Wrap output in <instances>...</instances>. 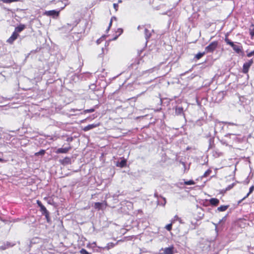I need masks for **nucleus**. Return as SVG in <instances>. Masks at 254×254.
Wrapping results in <instances>:
<instances>
[{
    "label": "nucleus",
    "mask_w": 254,
    "mask_h": 254,
    "mask_svg": "<svg viewBox=\"0 0 254 254\" xmlns=\"http://www.w3.org/2000/svg\"><path fill=\"white\" fill-rule=\"evenodd\" d=\"M72 137H68L67 138L66 141H71L72 140Z\"/></svg>",
    "instance_id": "nucleus-31"
},
{
    "label": "nucleus",
    "mask_w": 254,
    "mask_h": 254,
    "mask_svg": "<svg viewBox=\"0 0 254 254\" xmlns=\"http://www.w3.org/2000/svg\"><path fill=\"white\" fill-rule=\"evenodd\" d=\"M253 51H254V50Z\"/></svg>",
    "instance_id": "nucleus-40"
},
{
    "label": "nucleus",
    "mask_w": 254,
    "mask_h": 254,
    "mask_svg": "<svg viewBox=\"0 0 254 254\" xmlns=\"http://www.w3.org/2000/svg\"><path fill=\"white\" fill-rule=\"evenodd\" d=\"M5 249V248H2V250H4Z\"/></svg>",
    "instance_id": "nucleus-39"
},
{
    "label": "nucleus",
    "mask_w": 254,
    "mask_h": 254,
    "mask_svg": "<svg viewBox=\"0 0 254 254\" xmlns=\"http://www.w3.org/2000/svg\"><path fill=\"white\" fill-rule=\"evenodd\" d=\"M61 10H51L49 11H45L44 12V15L48 16H52L53 17H57L59 16L60 14V11Z\"/></svg>",
    "instance_id": "nucleus-3"
},
{
    "label": "nucleus",
    "mask_w": 254,
    "mask_h": 254,
    "mask_svg": "<svg viewBox=\"0 0 254 254\" xmlns=\"http://www.w3.org/2000/svg\"><path fill=\"white\" fill-rule=\"evenodd\" d=\"M112 22H113L112 18H111V20H110V21L108 27V28L106 30L107 32H108L109 31V30H110V28H111V26L112 25Z\"/></svg>",
    "instance_id": "nucleus-27"
},
{
    "label": "nucleus",
    "mask_w": 254,
    "mask_h": 254,
    "mask_svg": "<svg viewBox=\"0 0 254 254\" xmlns=\"http://www.w3.org/2000/svg\"><path fill=\"white\" fill-rule=\"evenodd\" d=\"M117 37H115L113 40H116L117 39Z\"/></svg>",
    "instance_id": "nucleus-38"
},
{
    "label": "nucleus",
    "mask_w": 254,
    "mask_h": 254,
    "mask_svg": "<svg viewBox=\"0 0 254 254\" xmlns=\"http://www.w3.org/2000/svg\"><path fill=\"white\" fill-rule=\"evenodd\" d=\"M145 33L147 36L148 38H149L151 36L150 33H149V31L147 29H145L144 30Z\"/></svg>",
    "instance_id": "nucleus-28"
},
{
    "label": "nucleus",
    "mask_w": 254,
    "mask_h": 254,
    "mask_svg": "<svg viewBox=\"0 0 254 254\" xmlns=\"http://www.w3.org/2000/svg\"><path fill=\"white\" fill-rule=\"evenodd\" d=\"M218 46V42L217 41H213L205 48V51L206 53H213L217 49Z\"/></svg>",
    "instance_id": "nucleus-2"
},
{
    "label": "nucleus",
    "mask_w": 254,
    "mask_h": 254,
    "mask_svg": "<svg viewBox=\"0 0 254 254\" xmlns=\"http://www.w3.org/2000/svg\"><path fill=\"white\" fill-rule=\"evenodd\" d=\"M164 254H174V247L172 246L169 248H166L163 250Z\"/></svg>",
    "instance_id": "nucleus-10"
},
{
    "label": "nucleus",
    "mask_w": 254,
    "mask_h": 254,
    "mask_svg": "<svg viewBox=\"0 0 254 254\" xmlns=\"http://www.w3.org/2000/svg\"><path fill=\"white\" fill-rule=\"evenodd\" d=\"M94 111H95V109L91 108V109H87V110H84L83 113H84V114H86V113H92V112H93Z\"/></svg>",
    "instance_id": "nucleus-24"
},
{
    "label": "nucleus",
    "mask_w": 254,
    "mask_h": 254,
    "mask_svg": "<svg viewBox=\"0 0 254 254\" xmlns=\"http://www.w3.org/2000/svg\"><path fill=\"white\" fill-rule=\"evenodd\" d=\"M99 126V124H93L88 125V126L84 127L82 128V130L84 131H87L92 129L95 127H98Z\"/></svg>",
    "instance_id": "nucleus-8"
},
{
    "label": "nucleus",
    "mask_w": 254,
    "mask_h": 254,
    "mask_svg": "<svg viewBox=\"0 0 254 254\" xmlns=\"http://www.w3.org/2000/svg\"><path fill=\"white\" fill-rule=\"evenodd\" d=\"M233 186H234V185H233V184H232L231 185L227 187V190H230L231 188H233Z\"/></svg>",
    "instance_id": "nucleus-30"
},
{
    "label": "nucleus",
    "mask_w": 254,
    "mask_h": 254,
    "mask_svg": "<svg viewBox=\"0 0 254 254\" xmlns=\"http://www.w3.org/2000/svg\"><path fill=\"white\" fill-rule=\"evenodd\" d=\"M119 35H120L123 32V29H118Z\"/></svg>",
    "instance_id": "nucleus-33"
},
{
    "label": "nucleus",
    "mask_w": 254,
    "mask_h": 254,
    "mask_svg": "<svg viewBox=\"0 0 254 254\" xmlns=\"http://www.w3.org/2000/svg\"><path fill=\"white\" fill-rule=\"evenodd\" d=\"M45 152H45V150L41 149L39 152H36L34 155L36 156H39V155L43 156V155H44L45 154Z\"/></svg>",
    "instance_id": "nucleus-19"
},
{
    "label": "nucleus",
    "mask_w": 254,
    "mask_h": 254,
    "mask_svg": "<svg viewBox=\"0 0 254 254\" xmlns=\"http://www.w3.org/2000/svg\"><path fill=\"white\" fill-rule=\"evenodd\" d=\"M104 202H105V207H106L107 205V202L105 201Z\"/></svg>",
    "instance_id": "nucleus-36"
},
{
    "label": "nucleus",
    "mask_w": 254,
    "mask_h": 254,
    "mask_svg": "<svg viewBox=\"0 0 254 254\" xmlns=\"http://www.w3.org/2000/svg\"><path fill=\"white\" fill-rule=\"evenodd\" d=\"M71 149V146L70 144H68V146L66 147L58 148L56 151V153L57 154L67 153Z\"/></svg>",
    "instance_id": "nucleus-5"
},
{
    "label": "nucleus",
    "mask_w": 254,
    "mask_h": 254,
    "mask_svg": "<svg viewBox=\"0 0 254 254\" xmlns=\"http://www.w3.org/2000/svg\"><path fill=\"white\" fill-rule=\"evenodd\" d=\"M37 204L40 207V210L42 212L43 215H45V214L48 213V211L46 209V208L43 205L42 202L39 200H37Z\"/></svg>",
    "instance_id": "nucleus-7"
},
{
    "label": "nucleus",
    "mask_w": 254,
    "mask_h": 254,
    "mask_svg": "<svg viewBox=\"0 0 254 254\" xmlns=\"http://www.w3.org/2000/svg\"><path fill=\"white\" fill-rule=\"evenodd\" d=\"M195 184V182L192 180L187 181L184 182V184L186 185H193Z\"/></svg>",
    "instance_id": "nucleus-20"
},
{
    "label": "nucleus",
    "mask_w": 254,
    "mask_h": 254,
    "mask_svg": "<svg viewBox=\"0 0 254 254\" xmlns=\"http://www.w3.org/2000/svg\"><path fill=\"white\" fill-rule=\"evenodd\" d=\"M44 215H45V217H46V218L47 221L48 223H49V222H50V220H51V219H50V215H49V213L48 212V213H47L45 214Z\"/></svg>",
    "instance_id": "nucleus-26"
},
{
    "label": "nucleus",
    "mask_w": 254,
    "mask_h": 254,
    "mask_svg": "<svg viewBox=\"0 0 254 254\" xmlns=\"http://www.w3.org/2000/svg\"><path fill=\"white\" fill-rule=\"evenodd\" d=\"M224 41L225 43L230 45L233 50L237 54L241 53L243 52V47L242 46L235 45L233 42L231 41L228 38V33L225 35Z\"/></svg>",
    "instance_id": "nucleus-1"
},
{
    "label": "nucleus",
    "mask_w": 254,
    "mask_h": 254,
    "mask_svg": "<svg viewBox=\"0 0 254 254\" xmlns=\"http://www.w3.org/2000/svg\"><path fill=\"white\" fill-rule=\"evenodd\" d=\"M127 165V160L126 159L122 160L120 162V166L122 168L126 167Z\"/></svg>",
    "instance_id": "nucleus-22"
},
{
    "label": "nucleus",
    "mask_w": 254,
    "mask_h": 254,
    "mask_svg": "<svg viewBox=\"0 0 254 254\" xmlns=\"http://www.w3.org/2000/svg\"><path fill=\"white\" fill-rule=\"evenodd\" d=\"M253 60L251 59L249 60L248 62H246L244 64L242 69V71L244 73H247L248 72L249 68L253 64Z\"/></svg>",
    "instance_id": "nucleus-4"
},
{
    "label": "nucleus",
    "mask_w": 254,
    "mask_h": 254,
    "mask_svg": "<svg viewBox=\"0 0 254 254\" xmlns=\"http://www.w3.org/2000/svg\"><path fill=\"white\" fill-rule=\"evenodd\" d=\"M206 53L205 51L202 52V53H198L195 56V58L197 60H199L201 59Z\"/></svg>",
    "instance_id": "nucleus-18"
},
{
    "label": "nucleus",
    "mask_w": 254,
    "mask_h": 254,
    "mask_svg": "<svg viewBox=\"0 0 254 254\" xmlns=\"http://www.w3.org/2000/svg\"><path fill=\"white\" fill-rule=\"evenodd\" d=\"M178 219H179L178 216L177 215H176V216L174 217V219L173 220H175V221H176V220H178Z\"/></svg>",
    "instance_id": "nucleus-35"
},
{
    "label": "nucleus",
    "mask_w": 254,
    "mask_h": 254,
    "mask_svg": "<svg viewBox=\"0 0 254 254\" xmlns=\"http://www.w3.org/2000/svg\"><path fill=\"white\" fill-rule=\"evenodd\" d=\"M103 205H104V203H102V202H95L94 203V207L95 209H97V210H100L102 208V206H103Z\"/></svg>",
    "instance_id": "nucleus-13"
},
{
    "label": "nucleus",
    "mask_w": 254,
    "mask_h": 254,
    "mask_svg": "<svg viewBox=\"0 0 254 254\" xmlns=\"http://www.w3.org/2000/svg\"><path fill=\"white\" fill-rule=\"evenodd\" d=\"M175 222V220H172L171 223L166 225L165 228L169 231L172 229V225Z\"/></svg>",
    "instance_id": "nucleus-15"
},
{
    "label": "nucleus",
    "mask_w": 254,
    "mask_h": 254,
    "mask_svg": "<svg viewBox=\"0 0 254 254\" xmlns=\"http://www.w3.org/2000/svg\"><path fill=\"white\" fill-rule=\"evenodd\" d=\"M79 253L80 254H90L89 252H88L85 249L83 248L80 250Z\"/></svg>",
    "instance_id": "nucleus-25"
},
{
    "label": "nucleus",
    "mask_w": 254,
    "mask_h": 254,
    "mask_svg": "<svg viewBox=\"0 0 254 254\" xmlns=\"http://www.w3.org/2000/svg\"><path fill=\"white\" fill-rule=\"evenodd\" d=\"M209 201L210 205L213 206H217L219 203V200L216 198H211Z\"/></svg>",
    "instance_id": "nucleus-9"
},
{
    "label": "nucleus",
    "mask_w": 254,
    "mask_h": 254,
    "mask_svg": "<svg viewBox=\"0 0 254 254\" xmlns=\"http://www.w3.org/2000/svg\"><path fill=\"white\" fill-rule=\"evenodd\" d=\"M0 1L5 3H10L12 2H17L19 1V0H0Z\"/></svg>",
    "instance_id": "nucleus-21"
},
{
    "label": "nucleus",
    "mask_w": 254,
    "mask_h": 254,
    "mask_svg": "<svg viewBox=\"0 0 254 254\" xmlns=\"http://www.w3.org/2000/svg\"><path fill=\"white\" fill-rule=\"evenodd\" d=\"M60 163L62 165H67V164H70L71 159L70 158H69L68 157H66L64 158L63 160H60Z\"/></svg>",
    "instance_id": "nucleus-12"
},
{
    "label": "nucleus",
    "mask_w": 254,
    "mask_h": 254,
    "mask_svg": "<svg viewBox=\"0 0 254 254\" xmlns=\"http://www.w3.org/2000/svg\"><path fill=\"white\" fill-rule=\"evenodd\" d=\"M178 111H179V112L180 113V112H182V111H183V108H179L178 109Z\"/></svg>",
    "instance_id": "nucleus-34"
},
{
    "label": "nucleus",
    "mask_w": 254,
    "mask_h": 254,
    "mask_svg": "<svg viewBox=\"0 0 254 254\" xmlns=\"http://www.w3.org/2000/svg\"><path fill=\"white\" fill-rule=\"evenodd\" d=\"M101 41H102L101 38H100L97 40L96 43H97V44H99L100 43Z\"/></svg>",
    "instance_id": "nucleus-32"
},
{
    "label": "nucleus",
    "mask_w": 254,
    "mask_h": 254,
    "mask_svg": "<svg viewBox=\"0 0 254 254\" xmlns=\"http://www.w3.org/2000/svg\"><path fill=\"white\" fill-rule=\"evenodd\" d=\"M25 28V25L24 24H20L18 26L16 27L14 29L15 32L19 33L23 31Z\"/></svg>",
    "instance_id": "nucleus-11"
},
{
    "label": "nucleus",
    "mask_w": 254,
    "mask_h": 254,
    "mask_svg": "<svg viewBox=\"0 0 254 254\" xmlns=\"http://www.w3.org/2000/svg\"><path fill=\"white\" fill-rule=\"evenodd\" d=\"M229 205H221L217 208V210L219 212H223L226 211L229 207Z\"/></svg>",
    "instance_id": "nucleus-14"
},
{
    "label": "nucleus",
    "mask_w": 254,
    "mask_h": 254,
    "mask_svg": "<svg viewBox=\"0 0 254 254\" xmlns=\"http://www.w3.org/2000/svg\"><path fill=\"white\" fill-rule=\"evenodd\" d=\"M2 161H3L2 159L0 158V162H2Z\"/></svg>",
    "instance_id": "nucleus-37"
},
{
    "label": "nucleus",
    "mask_w": 254,
    "mask_h": 254,
    "mask_svg": "<svg viewBox=\"0 0 254 254\" xmlns=\"http://www.w3.org/2000/svg\"><path fill=\"white\" fill-rule=\"evenodd\" d=\"M211 172H212L211 170L208 169L203 174V175L202 176V177H204V178L207 177V176H208L211 174Z\"/></svg>",
    "instance_id": "nucleus-23"
},
{
    "label": "nucleus",
    "mask_w": 254,
    "mask_h": 254,
    "mask_svg": "<svg viewBox=\"0 0 254 254\" xmlns=\"http://www.w3.org/2000/svg\"><path fill=\"white\" fill-rule=\"evenodd\" d=\"M251 27H253V28H250L249 29V33L251 36V39H253L254 37V24L252 23L251 25Z\"/></svg>",
    "instance_id": "nucleus-17"
},
{
    "label": "nucleus",
    "mask_w": 254,
    "mask_h": 254,
    "mask_svg": "<svg viewBox=\"0 0 254 254\" xmlns=\"http://www.w3.org/2000/svg\"><path fill=\"white\" fill-rule=\"evenodd\" d=\"M254 190V186L253 185L252 186H251L250 187V188L249 189V192L247 194V195L244 197H243L241 201H242V200L245 199L246 198H247L249 196V195L253 192Z\"/></svg>",
    "instance_id": "nucleus-16"
},
{
    "label": "nucleus",
    "mask_w": 254,
    "mask_h": 254,
    "mask_svg": "<svg viewBox=\"0 0 254 254\" xmlns=\"http://www.w3.org/2000/svg\"><path fill=\"white\" fill-rule=\"evenodd\" d=\"M19 36V34L13 32L11 36L6 40V42L9 44H12L14 41L17 39Z\"/></svg>",
    "instance_id": "nucleus-6"
},
{
    "label": "nucleus",
    "mask_w": 254,
    "mask_h": 254,
    "mask_svg": "<svg viewBox=\"0 0 254 254\" xmlns=\"http://www.w3.org/2000/svg\"><path fill=\"white\" fill-rule=\"evenodd\" d=\"M247 56L248 57H249V58L251 57L252 56H254V51H252V52H251L250 53H247Z\"/></svg>",
    "instance_id": "nucleus-29"
}]
</instances>
